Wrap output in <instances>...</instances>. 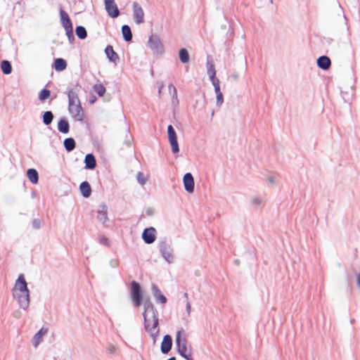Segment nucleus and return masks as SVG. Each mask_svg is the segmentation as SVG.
I'll return each mask as SVG.
<instances>
[{"mask_svg": "<svg viewBox=\"0 0 360 360\" xmlns=\"http://www.w3.org/2000/svg\"><path fill=\"white\" fill-rule=\"evenodd\" d=\"M162 85L159 88V91H159V93H160V92H161V89H162Z\"/></svg>", "mask_w": 360, "mask_h": 360, "instance_id": "59", "label": "nucleus"}, {"mask_svg": "<svg viewBox=\"0 0 360 360\" xmlns=\"http://www.w3.org/2000/svg\"><path fill=\"white\" fill-rule=\"evenodd\" d=\"M68 111L75 121L82 122L84 120V112L79 101L77 103H72V105H68Z\"/></svg>", "mask_w": 360, "mask_h": 360, "instance_id": "5", "label": "nucleus"}, {"mask_svg": "<svg viewBox=\"0 0 360 360\" xmlns=\"http://www.w3.org/2000/svg\"><path fill=\"white\" fill-rule=\"evenodd\" d=\"M148 46L153 53H161L163 52V45L158 35L151 34L148 39Z\"/></svg>", "mask_w": 360, "mask_h": 360, "instance_id": "7", "label": "nucleus"}, {"mask_svg": "<svg viewBox=\"0 0 360 360\" xmlns=\"http://www.w3.org/2000/svg\"><path fill=\"white\" fill-rule=\"evenodd\" d=\"M186 311L188 314H190L191 312V304L188 301L186 302Z\"/></svg>", "mask_w": 360, "mask_h": 360, "instance_id": "53", "label": "nucleus"}, {"mask_svg": "<svg viewBox=\"0 0 360 360\" xmlns=\"http://www.w3.org/2000/svg\"><path fill=\"white\" fill-rule=\"evenodd\" d=\"M143 317L146 332H150L152 329H157L159 326L158 311L149 299L143 302Z\"/></svg>", "mask_w": 360, "mask_h": 360, "instance_id": "2", "label": "nucleus"}, {"mask_svg": "<svg viewBox=\"0 0 360 360\" xmlns=\"http://www.w3.org/2000/svg\"><path fill=\"white\" fill-rule=\"evenodd\" d=\"M178 353L185 360H193L191 350H188V348L184 350L181 349V351H179Z\"/></svg>", "mask_w": 360, "mask_h": 360, "instance_id": "36", "label": "nucleus"}, {"mask_svg": "<svg viewBox=\"0 0 360 360\" xmlns=\"http://www.w3.org/2000/svg\"><path fill=\"white\" fill-rule=\"evenodd\" d=\"M59 15L60 23L64 29L69 28L72 26V21L68 13L63 9V7L60 6Z\"/></svg>", "mask_w": 360, "mask_h": 360, "instance_id": "14", "label": "nucleus"}, {"mask_svg": "<svg viewBox=\"0 0 360 360\" xmlns=\"http://www.w3.org/2000/svg\"><path fill=\"white\" fill-rule=\"evenodd\" d=\"M178 353L185 360H193L191 350H188V348L184 350L181 349V351H179Z\"/></svg>", "mask_w": 360, "mask_h": 360, "instance_id": "34", "label": "nucleus"}, {"mask_svg": "<svg viewBox=\"0 0 360 360\" xmlns=\"http://www.w3.org/2000/svg\"><path fill=\"white\" fill-rule=\"evenodd\" d=\"M13 296L18 301L21 309L26 310L30 302V290L23 274H20L13 289Z\"/></svg>", "mask_w": 360, "mask_h": 360, "instance_id": "1", "label": "nucleus"}, {"mask_svg": "<svg viewBox=\"0 0 360 360\" xmlns=\"http://www.w3.org/2000/svg\"><path fill=\"white\" fill-rule=\"evenodd\" d=\"M63 146L65 150L70 153L76 148V142L73 138L68 137L63 141Z\"/></svg>", "mask_w": 360, "mask_h": 360, "instance_id": "26", "label": "nucleus"}, {"mask_svg": "<svg viewBox=\"0 0 360 360\" xmlns=\"http://www.w3.org/2000/svg\"><path fill=\"white\" fill-rule=\"evenodd\" d=\"M65 31V34L68 39V41L70 43H72L75 41V36L73 33V27H70L69 28L64 29Z\"/></svg>", "mask_w": 360, "mask_h": 360, "instance_id": "37", "label": "nucleus"}, {"mask_svg": "<svg viewBox=\"0 0 360 360\" xmlns=\"http://www.w3.org/2000/svg\"><path fill=\"white\" fill-rule=\"evenodd\" d=\"M178 353L185 360H193L191 350H188V348L184 350L181 349V351H179Z\"/></svg>", "mask_w": 360, "mask_h": 360, "instance_id": "35", "label": "nucleus"}, {"mask_svg": "<svg viewBox=\"0 0 360 360\" xmlns=\"http://www.w3.org/2000/svg\"><path fill=\"white\" fill-rule=\"evenodd\" d=\"M179 103L178 98H172V104L174 106H177Z\"/></svg>", "mask_w": 360, "mask_h": 360, "instance_id": "50", "label": "nucleus"}, {"mask_svg": "<svg viewBox=\"0 0 360 360\" xmlns=\"http://www.w3.org/2000/svg\"><path fill=\"white\" fill-rule=\"evenodd\" d=\"M148 333L150 334V337L152 338L153 344H155L156 342L157 338L159 335V333H160L159 326L157 328V329H152L150 330V332H148Z\"/></svg>", "mask_w": 360, "mask_h": 360, "instance_id": "39", "label": "nucleus"}, {"mask_svg": "<svg viewBox=\"0 0 360 360\" xmlns=\"http://www.w3.org/2000/svg\"><path fill=\"white\" fill-rule=\"evenodd\" d=\"M59 132L66 134L70 131V124L68 119L65 117H60L58 122L57 126Z\"/></svg>", "mask_w": 360, "mask_h": 360, "instance_id": "20", "label": "nucleus"}, {"mask_svg": "<svg viewBox=\"0 0 360 360\" xmlns=\"http://www.w3.org/2000/svg\"><path fill=\"white\" fill-rule=\"evenodd\" d=\"M96 101V97L94 96V98H91L89 101L90 103H94Z\"/></svg>", "mask_w": 360, "mask_h": 360, "instance_id": "55", "label": "nucleus"}, {"mask_svg": "<svg viewBox=\"0 0 360 360\" xmlns=\"http://www.w3.org/2000/svg\"><path fill=\"white\" fill-rule=\"evenodd\" d=\"M167 135L171 145L172 152L174 154L178 153L179 152V146L177 141V135L172 124L167 126Z\"/></svg>", "mask_w": 360, "mask_h": 360, "instance_id": "6", "label": "nucleus"}, {"mask_svg": "<svg viewBox=\"0 0 360 360\" xmlns=\"http://www.w3.org/2000/svg\"><path fill=\"white\" fill-rule=\"evenodd\" d=\"M51 96V91L47 89L46 88L42 89L39 94V100L41 101H44L47 98H49Z\"/></svg>", "mask_w": 360, "mask_h": 360, "instance_id": "33", "label": "nucleus"}, {"mask_svg": "<svg viewBox=\"0 0 360 360\" xmlns=\"http://www.w3.org/2000/svg\"><path fill=\"white\" fill-rule=\"evenodd\" d=\"M142 239L146 244L150 245L153 243L157 238V231L153 227L150 226L143 229L141 235Z\"/></svg>", "mask_w": 360, "mask_h": 360, "instance_id": "9", "label": "nucleus"}, {"mask_svg": "<svg viewBox=\"0 0 360 360\" xmlns=\"http://www.w3.org/2000/svg\"><path fill=\"white\" fill-rule=\"evenodd\" d=\"M173 87H175V86L172 84H169L168 88H169V92L172 91Z\"/></svg>", "mask_w": 360, "mask_h": 360, "instance_id": "54", "label": "nucleus"}, {"mask_svg": "<svg viewBox=\"0 0 360 360\" xmlns=\"http://www.w3.org/2000/svg\"><path fill=\"white\" fill-rule=\"evenodd\" d=\"M133 18L136 24H141L144 22V12L139 3L134 1L132 5Z\"/></svg>", "mask_w": 360, "mask_h": 360, "instance_id": "11", "label": "nucleus"}, {"mask_svg": "<svg viewBox=\"0 0 360 360\" xmlns=\"http://www.w3.org/2000/svg\"><path fill=\"white\" fill-rule=\"evenodd\" d=\"M356 285L360 288V273L356 274Z\"/></svg>", "mask_w": 360, "mask_h": 360, "instance_id": "52", "label": "nucleus"}, {"mask_svg": "<svg viewBox=\"0 0 360 360\" xmlns=\"http://www.w3.org/2000/svg\"><path fill=\"white\" fill-rule=\"evenodd\" d=\"M183 184L184 189L189 193H192L195 188L194 178L191 173L187 172L184 175Z\"/></svg>", "mask_w": 360, "mask_h": 360, "instance_id": "12", "label": "nucleus"}, {"mask_svg": "<svg viewBox=\"0 0 360 360\" xmlns=\"http://www.w3.org/2000/svg\"><path fill=\"white\" fill-rule=\"evenodd\" d=\"M172 338L170 335H165L163 337L162 341L160 345V350L163 354H167L172 348Z\"/></svg>", "mask_w": 360, "mask_h": 360, "instance_id": "13", "label": "nucleus"}, {"mask_svg": "<svg viewBox=\"0 0 360 360\" xmlns=\"http://www.w3.org/2000/svg\"><path fill=\"white\" fill-rule=\"evenodd\" d=\"M75 33L79 39H84L87 37V32L84 26L78 25L75 28Z\"/></svg>", "mask_w": 360, "mask_h": 360, "instance_id": "31", "label": "nucleus"}, {"mask_svg": "<svg viewBox=\"0 0 360 360\" xmlns=\"http://www.w3.org/2000/svg\"><path fill=\"white\" fill-rule=\"evenodd\" d=\"M99 242H100L101 244H102L103 245H105V246H109L110 245L108 239L105 236L101 237L100 239H99Z\"/></svg>", "mask_w": 360, "mask_h": 360, "instance_id": "44", "label": "nucleus"}, {"mask_svg": "<svg viewBox=\"0 0 360 360\" xmlns=\"http://www.w3.org/2000/svg\"><path fill=\"white\" fill-rule=\"evenodd\" d=\"M217 95V105L220 106L224 102V96L221 91L215 93Z\"/></svg>", "mask_w": 360, "mask_h": 360, "instance_id": "41", "label": "nucleus"}, {"mask_svg": "<svg viewBox=\"0 0 360 360\" xmlns=\"http://www.w3.org/2000/svg\"><path fill=\"white\" fill-rule=\"evenodd\" d=\"M67 65V61L65 59L62 58H58L54 59L52 67L56 71L62 72L66 69Z\"/></svg>", "mask_w": 360, "mask_h": 360, "instance_id": "23", "label": "nucleus"}, {"mask_svg": "<svg viewBox=\"0 0 360 360\" xmlns=\"http://www.w3.org/2000/svg\"><path fill=\"white\" fill-rule=\"evenodd\" d=\"M152 293L157 302L166 304L167 302V297L161 292L158 286L154 283L151 286Z\"/></svg>", "mask_w": 360, "mask_h": 360, "instance_id": "16", "label": "nucleus"}, {"mask_svg": "<svg viewBox=\"0 0 360 360\" xmlns=\"http://www.w3.org/2000/svg\"><path fill=\"white\" fill-rule=\"evenodd\" d=\"M1 69L4 74L9 75L12 72V65L11 63L7 60H4L1 63Z\"/></svg>", "mask_w": 360, "mask_h": 360, "instance_id": "30", "label": "nucleus"}, {"mask_svg": "<svg viewBox=\"0 0 360 360\" xmlns=\"http://www.w3.org/2000/svg\"><path fill=\"white\" fill-rule=\"evenodd\" d=\"M262 203V200L259 198H254L252 200V204L259 205Z\"/></svg>", "mask_w": 360, "mask_h": 360, "instance_id": "47", "label": "nucleus"}, {"mask_svg": "<svg viewBox=\"0 0 360 360\" xmlns=\"http://www.w3.org/2000/svg\"><path fill=\"white\" fill-rule=\"evenodd\" d=\"M121 32L123 39L126 42L131 41L133 35L131 27L128 25H123L121 27Z\"/></svg>", "mask_w": 360, "mask_h": 360, "instance_id": "24", "label": "nucleus"}, {"mask_svg": "<svg viewBox=\"0 0 360 360\" xmlns=\"http://www.w3.org/2000/svg\"><path fill=\"white\" fill-rule=\"evenodd\" d=\"M84 162L85 164L84 168L86 169H94L96 167V160L93 153H88L84 158Z\"/></svg>", "mask_w": 360, "mask_h": 360, "instance_id": "19", "label": "nucleus"}, {"mask_svg": "<svg viewBox=\"0 0 360 360\" xmlns=\"http://www.w3.org/2000/svg\"><path fill=\"white\" fill-rule=\"evenodd\" d=\"M316 64L320 69L327 70L330 68L331 60L327 56H321L317 58Z\"/></svg>", "mask_w": 360, "mask_h": 360, "instance_id": "18", "label": "nucleus"}, {"mask_svg": "<svg viewBox=\"0 0 360 360\" xmlns=\"http://www.w3.org/2000/svg\"><path fill=\"white\" fill-rule=\"evenodd\" d=\"M130 297L136 307H140L143 303V294L141 285L136 281L130 283Z\"/></svg>", "mask_w": 360, "mask_h": 360, "instance_id": "3", "label": "nucleus"}, {"mask_svg": "<svg viewBox=\"0 0 360 360\" xmlns=\"http://www.w3.org/2000/svg\"><path fill=\"white\" fill-rule=\"evenodd\" d=\"M175 344L177 352L187 349V339L185 336V331L181 328L176 331L175 338Z\"/></svg>", "mask_w": 360, "mask_h": 360, "instance_id": "8", "label": "nucleus"}, {"mask_svg": "<svg viewBox=\"0 0 360 360\" xmlns=\"http://www.w3.org/2000/svg\"><path fill=\"white\" fill-rule=\"evenodd\" d=\"M158 247L161 256L167 261L169 264H171L174 260V250L171 245L167 243L166 238L160 239L158 241Z\"/></svg>", "mask_w": 360, "mask_h": 360, "instance_id": "4", "label": "nucleus"}, {"mask_svg": "<svg viewBox=\"0 0 360 360\" xmlns=\"http://www.w3.org/2000/svg\"><path fill=\"white\" fill-rule=\"evenodd\" d=\"M179 58L182 63H187L189 62L190 56L188 50L186 48H181L179 51Z\"/></svg>", "mask_w": 360, "mask_h": 360, "instance_id": "28", "label": "nucleus"}, {"mask_svg": "<svg viewBox=\"0 0 360 360\" xmlns=\"http://www.w3.org/2000/svg\"><path fill=\"white\" fill-rule=\"evenodd\" d=\"M54 118V115L51 110L43 112L42 121L44 125L49 126L51 124Z\"/></svg>", "mask_w": 360, "mask_h": 360, "instance_id": "27", "label": "nucleus"}, {"mask_svg": "<svg viewBox=\"0 0 360 360\" xmlns=\"http://www.w3.org/2000/svg\"><path fill=\"white\" fill-rule=\"evenodd\" d=\"M79 191L84 198H88L91 194L90 184L87 181H82L79 185Z\"/></svg>", "mask_w": 360, "mask_h": 360, "instance_id": "22", "label": "nucleus"}, {"mask_svg": "<svg viewBox=\"0 0 360 360\" xmlns=\"http://www.w3.org/2000/svg\"><path fill=\"white\" fill-rule=\"evenodd\" d=\"M269 181L271 183V184H274V178L272 176H270L269 177Z\"/></svg>", "mask_w": 360, "mask_h": 360, "instance_id": "56", "label": "nucleus"}, {"mask_svg": "<svg viewBox=\"0 0 360 360\" xmlns=\"http://www.w3.org/2000/svg\"><path fill=\"white\" fill-rule=\"evenodd\" d=\"M100 209L97 211V219L99 221L102 222L106 226V221L108 220V207L105 203H101L99 205Z\"/></svg>", "mask_w": 360, "mask_h": 360, "instance_id": "15", "label": "nucleus"}, {"mask_svg": "<svg viewBox=\"0 0 360 360\" xmlns=\"http://www.w3.org/2000/svg\"><path fill=\"white\" fill-rule=\"evenodd\" d=\"M48 332V329L42 327L32 338V345L34 347H37L41 342L44 335Z\"/></svg>", "mask_w": 360, "mask_h": 360, "instance_id": "21", "label": "nucleus"}, {"mask_svg": "<svg viewBox=\"0 0 360 360\" xmlns=\"http://www.w3.org/2000/svg\"><path fill=\"white\" fill-rule=\"evenodd\" d=\"M170 94L172 95V98H178L177 90L175 87H173V90L170 92Z\"/></svg>", "mask_w": 360, "mask_h": 360, "instance_id": "49", "label": "nucleus"}, {"mask_svg": "<svg viewBox=\"0 0 360 360\" xmlns=\"http://www.w3.org/2000/svg\"><path fill=\"white\" fill-rule=\"evenodd\" d=\"M27 176L30 181L33 184H36L39 181V174L36 169H28L27 170Z\"/></svg>", "mask_w": 360, "mask_h": 360, "instance_id": "25", "label": "nucleus"}, {"mask_svg": "<svg viewBox=\"0 0 360 360\" xmlns=\"http://www.w3.org/2000/svg\"><path fill=\"white\" fill-rule=\"evenodd\" d=\"M118 264H119V262L116 259L110 261V266L113 268L117 267L118 266Z\"/></svg>", "mask_w": 360, "mask_h": 360, "instance_id": "51", "label": "nucleus"}, {"mask_svg": "<svg viewBox=\"0 0 360 360\" xmlns=\"http://www.w3.org/2000/svg\"><path fill=\"white\" fill-rule=\"evenodd\" d=\"M167 360H176V357L172 356V357H169Z\"/></svg>", "mask_w": 360, "mask_h": 360, "instance_id": "57", "label": "nucleus"}, {"mask_svg": "<svg viewBox=\"0 0 360 360\" xmlns=\"http://www.w3.org/2000/svg\"><path fill=\"white\" fill-rule=\"evenodd\" d=\"M105 53L108 60L111 63H116L120 60L118 54L114 51L112 45L106 46Z\"/></svg>", "mask_w": 360, "mask_h": 360, "instance_id": "17", "label": "nucleus"}, {"mask_svg": "<svg viewBox=\"0 0 360 360\" xmlns=\"http://www.w3.org/2000/svg\"><path fill=\"white\" fill-rule=\"evenodd\" d=\"M41 221L39 219H34L32 220V227L34 229H39L41 228Z\"/></svg>", "mask_w": 360, "mask_h": 360, "instance_id": "42", "label": "nucleus"}, {"mask_svg": "<svg viewBox=\"0 0 360 360\" xmlns=\"http://www.w3.org/2000/svg\"><path fill=\"white\" fill-rule=\"evenodd\" d=\"M209 75V77H210V79L211 81V82H216L217 81H219V79L217 78L216 77V71H213V72H210V74H208Z\"/></svg>", "mask_w": 360, "mask_h": 360, "instance_id": "45", "label": "nucleus"}, {"mask_svg": "<svg viewBox=\"0 0 360 360\" xmlns=\"http://www.w3.org/2000/svg\"><path fill=\"white\" fill-rule=\"evenodd\" d=\"M184 297H186L187 300H188V293L187 292H185L184 294Z\"/></svg>", "mask_w": 360, "mask_h": 360, "instance_id": "58", "label": "nucleus"}, {"mask_svg": "<svg viewBox=\"0 0 360 360\" xmlns=\"http://www.w3.org/2000/svg\"><path fill=\"white\" fill-rule=\"evenodd\" d=\"M207 69L208 74H210V72H213V71H216L214 65L212 63H210L208 60L207 62Z\"/></svg>", "mask_w": 360, "mask_h": 360, "instance_id": "43", "label": "nucleus"}, {"mask_svg": "<svg viewBox=\"0 0 360 360\" xmlns=\"http://www.w3.org/2000/svg\"><path fill=\"white\" fill-rule=\"evenodd\" d=\"M132 141H133V137H132V135L130 134L129 129L128 128L124 143L127 147H130L131 146Z\"/></svg>", "mask_w": 360, "mask_h": 360, "instance_id": "38", "label": "nucleus"}, {"mask_svg": "<svg viewBox=\"0 0 360 360\" xmlns=\"http://www.w3.org/2000/svg\"><path fill=\"white\" fill-rule=\"evenodd\" d=\"M146 214L148 216H153L154 214V210L152 207H148L146 210Z\"/></svg>", "mask_w": 360, "mask_h": 360, "instance_id": "48", "label": "nucleus"}, {"mask_svg": "<svg viewBox=\"0 0 360 360\" xmlns=\"http://www.w3.org/2000/svg\"><path fill=\"white\" fill-rule=\"evenodd\" d=\"M93 89L100 97L103 96L106 91L105 87L102 84H96L94 85Z\"/></svg>", "mask_w": 360, "mask_h": 360, "instance_id": "32", "label": "nucleus"}, {"mask_svg": "<svg viewBox=\"0 0 360 360\" xmlns=\"http://www.w3.org/2000/svg\"><path fill=\"white\" fill-rule=\"evenodd\" d=\"M105 9L112 18H116L120 15L119 8L115 0H104Z\"/></svg>", "mask_w": 360, "mask_h": 360, "instance_id": "10", "label": "nucleus"}, {"mask_svg": "<svg viewBox=\"0 0 360 360\" xmlns=\"http://www.w3.org/2000/svg\"><path fill=\"white\" fill-rule=\"evenodd\" d=\"M213 86H214V92H218V91H220V82H219V80L217 81V82H212Z\"/></svg>", "mask_w": 360, "mask_h": 360, "instance_id": "46", "label": "nucleus"}, {"mask_svg": "<svg viewBox=\"0 0 360 360\" xmlns=\"http://www.w3.org/2000/svg\"><path fill=\"white\" fill-rule=\"evenodd\" d=\"M68 105H72L74 103H78L79 101L78 98L77 93L75 91L72 89H68Z\"/></svg>", "mask_w": 360, "mask_h": 360, "instance_id": "29", "label": "nucleus"}, {"mask_svg": "<svg viewBox=\"0 0 360 360\" xmlns=\"http://www.w3.org/2000/svg\"><path fill=\"white\" fill-rule=\"evenodd\" d=\"M137 181L141 185H144L146 183V178L144 176V174L139 172L136 175Z\"/></svg>", "mask_w": 360, "mask_h": 360, "instance_id": "40", "label": "nucleus"}]
</instances>
